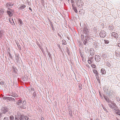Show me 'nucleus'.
<instances>
[{
	"instance_id": "f257e3e1",
	"label": "nucleus",
	"mask_w": 120,
	"mask_h": 120,
	"mask_svg": "<svg viewBox=\"0 0 120 120\" xmlns=\"http://www.w3.org/2000/svg\"><path fill=\"white\" fill-rule=\"evenodd\" d=\"M106 35L105 32L104 30H102L100 33V36L102 38H104Z\"/></svg>"
},
{
	"instance_id": "c85d7f7f",
	"label": "nucleus",
	"mask_w": 120,
	"mask_h": 120,
	"mask_svg": "<svg viewBox=\"0 0 120 120\" xmlns=\"http://www.w3.org/2000/svg\"><path fill=\"white\" fill-rule=\"evenodd\" d=\"M11 18H9V21H10V23H11L12 22H11Z\"/></svg>"
},
{
	"instance_id": "f3484780",
	"label": "nucleus",
	"mask_w": 120,
	"mask_h": 120,
	"mask_svg": "<svg viewBox=\"0 0 120 120\" xmlns=\"http://www.w3.org/2000/svg\"><path fill=\"white\" fill-rule=\"evenodd\" d=\"M18 21L19 22L20 24L22 25V20L21 19H19L18 20Z\"/></svg>"
},
{
	"instance_id": "b1692460",
	"label": "nucleus",
	"mask_w": 120,
	"mask_h": 120,
	"mask_svg": "<svg viewBox=\"0 0 120 120\" xmlns=\"http://www.w3.org/2000/svg\"><path fill=\"white\" fill-rule=\"evenodd\" d=\"M8 98H9L8 97H5L4 98V100L8 99Z\"/></svg>"
},
{
	"instance_id": "6e6552de",
	"label": "nucleus",
	"mask_w": 120,
	"mask_h": 120,
	"mask_svg": "<svg viewBox=\"0 0 120 120\" xmlns=\"http://www.w3.org/2000/svg\"><path fill=\"white\" fill-rule=\"evenodd\" d=\"M115 54L117 57L120 56V52L119 51H116L115 52Z\"/></svg>"
},
{
	"instance_id": "5701e85b",
	"label": "nucleus",
	"mask_w": 120,
	"mask_h": 120,
	"mask_svg": "<svg viewBox=\"0 0 120 120\" xmlns=\"http://www.w3.org/2000/svg\"><path fill=\"white\" fill-rule=\"evenodd\" d=\"M25 119L26 120H28L29 119V117L27 116H25Z\"/></svg>"
},
{
	"instance_id": "423d86ee",
	"label": "nucleus",
	"mask_w": 120,
	"mask_h": 120,
	"mask_svg": "<svg viewBox=\"0 0 120 120\" xmlns=\"http://www.w3.org/2000/svg\"><path fill=\"white\" fill-rule=\"evenodd\" d=\"M112 35L113 37L115 38H117L118 37V34L115 32H113L112 33Z\"/></svg>"
},
{
	"instance_id": "79ce46f5",
	"label": "nucleus",
	"mask_w": 120,
	"mask_h": 120,
	"mask_svg": "<svg viewBox=\"0 0 120 120\" xmlns=\"http://www.w3.org/2000/svg\"><path fill=\"white\" fill-rule=\"evenodd\" d=\"M97 120H99L98 118H97Z\"/></svg>"
},
{
	"instance_id": "393cba45",
	"label": "nucleus",
	"mask_w": 120,
	"mask_h": 120,
	"mask_svg": "<svg viewBox=\"0 0 120 120\" xmlns=\"http://www.w3.org/2000/svg\"><path fill=\"white\" fill-rule=\"evenodd\" d=\"M88 63L90 64H91L92 63V62L90 60H88Z\"/></svg>"
},
{
	"instance_id": "f8f14e48",
	"label": "nucleus",
	"mask_w": 120,
	"mask_h": 120,
	"mask_svg": "<svg viewBox=\"0 0 120 120\" xmlns=\"http://www.w3.org/2000/svg\"><path fill=\"white\" fill-rule=\"evenodd\" d=\"M13 5L12 4H11L10 3H8L6 4V6L7 7H10L12 6Z\"/></svg>"
},
{
	"instance_id": "f03ea898",
	"label": "nucleus",
	"mask_w": 120,
	"mask_h": 120,
	"mask_svg": "<svg viewBox=\"0 0 120 120\" xmlns=\"http://www.w3.org/2000/svg\"><path fill=\"white\" fill-rule=\"evenodd\" d=\"M86 40L89 42L93 41V39L89 35H87L86 36Z\"/></svg>"
},
{
	"instance_id": "c756f323",
	"label": "nucleus",
	"mask_w": 120,
	"mask_h": 120,
	"mask_svg": "<svg viewBox=\"0 0 120 120\" xmlns=\"http://www.w3.org/2000/svg\"><path fill=\"white\" fill-rule=\"evenodd\" d=\"M118 46L120 48V43H119L118 44Z\"/></svg>"
},
{
	"instance_id": "4c0bfd02",
	"label": "nucleus",
	"mask_w": 120,
	"mask_h": 120,
	"mask_svg": "<svg viewBox=\"0 0 120 120\" xmlns=\"http://www.w3.org/2000/svg\"><path fill=\"white\" fill-rule=\"evenodd\" d=\"M15 120H18L17 119V118H16V117L15 118Z\"/></svg>"
},
{
	"instance_id": "2eb2a0df",
	"label": "nucleus",
	"mask_w": 120,
	"mask_h": 120,
	"mask_svg": "<svg viewBox=\"0 0 120 120\" xmlns=\"http://www.w3.org/2000/svg\"><path fill=\"white\" fill-rule=\"evenodd\" d=\"M4 12V10L3 9H1L0 10V14H3Z\"/></svg>"
},
{
	"instance_id": "6ab92c4d",
	"label": "nucleus",
	"mask_w": 120,
	"mask_h": 120,
	"mask_svg": "<svg viewBox=\"0 0 120 120\" xmlns=\"http://www.w3.org/2000/svg\"><path fill=\"white\" fill-rule=\"evenodd\" d=\"M14 119V117L12 116H11L10 117V120H13Z\"/></svg>"
},
{
	"instance_id": "7ed1b4c3",
	"label": "nucleus",
	"mask_w": 120,
	"mask_h": 120,
	"mask_svg": "<svg viewBox=\"0 0 120 120\" xmlns=\"http://www.w3.org/2000/svg\"><path fill=\"white\" fill-rule=\"evenodd\" d=\"M109 105L111 108L114 109L116 107V104L113 102H112L111 104H109Z\"/></svg>"
},
{
	"instance_id": "a19ab883",
	"label": "nucleus",
	"mask_w": 120,
	"mask_h": 120,
	"mask_svg": "<svg viewBox=\"0 0 120 120\" xmlns=\"http://www.w3.org/2000/svg\"><path fill=\"white\" fill-rule=\"evenodd\" d=\"M41 1H44V0H41Z\"/></svg>"
},
{
	"instance_id": "4be33fe9",
	"label": "nucleus",
	"mask_w": 120,
	"mask_h": 120,
	"mask_svg": "<svg viewBox=\"0 0 120 120\" xmlns=\"http://www.w3.org/2000/svg\"><path fill=\"white\" fill-rule=\"evenodd\" d=\"M91 66L93 68H95L96 67V66L94 65V64H92L91 65Z\"/></svg>"
},
{
	"instance_id": "72a5a7b5",
	"label": "nucleus",
	"mask_w": 120,
	"mask_h": 120,
	"mask_svg": "<svg viewBox=\"0 0 120 120\" xmlns=\"http://www.w3.org/2000/svg\"><path fill=\"white\" fill-rule=\"evenodd\" d=\"M66 42H65V43L64 42V43H63V44H64V45L66 44Z\"/></svg>"
},
{
	"instance_id": "a211bd4d",
	"label": "nucleus",
	"mask_w": 120,
	"mask_h": 120,
	"mask_svg": "<svg viewBox=\"0 0 120 120\" xmlns=\"http://www.w3.org/2000/svg\"><path fill=\"white\" fill-rule=\"evenodd\" d=\"M104 98L105 99L106 101L108 102L109 103L110 102L109 99L108 98H106L105 97H104Z\"/></svg>"
},
{
	"instance_id": "f704fd0d",
	"label": "nucleus",
	"mask_w": 120,
	"mask_h": 120,
	"mask_svg": "<svg viewBox=\"0 0 120 120\" xmlns=\"http://www.w3.org/2000/svg\"><path fill=\"white\" fill-rule=\"evenodd\" d=\"M43 119H44V118H43V117H42L41 118V120H43Z\"/></svg>"
},
{
	"instance_id": "e433bc0d",
	"label": "nucleus",
	"mask_w": 120,
	"mask_h": 120,
	"mask_svg": "<svg viewBox=\"0 0 120 120\" xmlns=\"http://www.w3.org/2000/svg\"><path fill=\"white\" fill-rule=\"evenodd\" d=\"M1 114L0 113V118L1 116Z\"/></svg>"
},
{
	"instance_id": "cd10ccee",
	"label": "nucleus",
	"mask_w": 120,
	"mask_h": 120,
	"mask_svg": "<svg viewBox=\"0 0 120 120\" xmlns=\"http://www.w3.org/2000/svg\"><path fill=\"white\" fill-rule=\"evenodd\" d=\"M22 100H20L19 101V103H22Z\"/></svg>"
},
{
	"instance_id": "a878e982",
	"label": "nucleus",
	"mask_w": 120,
	"mask_h": 120,
	"mask_svg": "<svg viewBox=\"0 0 120 120\" xmlns=\"http://www.w3.org/2000/svg\"><path fill=\"white\" fill-rule=\"evenodd\" d=\"M4 120H8V118L7 117H5L4 119Z\"/></svg>"
},
{
	"instance_id": "4468645a",
	"label": "nucleus",
	"mask_w": 120,
	"mask_h": 120,
	"mask_svg": "<svg viewBox=\"0 0 120 120\" xmlns=\"http://www.w3.org/2000/svg\"><path fill=\"white\" fill-rule=\"evenodd\" d=\"M26 6L22 4L20 6V8L21 9H23L26 7Z\"/></svg>"
},
{
	"instance_id": "ea45409f",
	"label": "nucleus",
	"mask_w": 120,
	"mask_h": 120,
	"mask_svg": "<svg viewBox=\"0 0 120 120\" xmlns=\"http://www.w3.org/2000/svg\"><path fill=\"white\" fill-rule=\"evenodd\" d=\"M3 82H1V84H3Z\"/></svg>"
},
{
	"instance_id": "c9c22d12",
	"label": "nucleus",
	"mask_w": 120,
	"mask_h": 120,
	"mask_svg": "<svg viewBox=\"0 0 120 120\" xmlns=\"http://www.w3.org/2000/svg\"><path fill=\"white\" fill-rule=\"evenodd\" d=\"M29 9L30 10H31V8H30L29 7Z\"/></svg>"
},
{
	"instance_id": "bb28decb",
	"label": "nucleus",
	"mask_w": 120,
	"mask_h": 120,
	"mask_svg": "<svg viewBox=\"0 0 120 120\" xmlns=\"http://www.w3.org/2000/svg\"><path fill=\"white\" fill-rule=\"evenodd\" d=\"M33 94H34V96L35 97L36 96V93L35 92H34Z\"/></svg>"
},
{
	"instance_id": "9b49d317",
	"label": "nucleus",
	"mask_w": 120,
	"mask_h": 120,
	"mask_svg": "<svg viewBox=\"0 0 120 120\" xmlns=\"http://www.w3.org/2000/svg\"><path fill=\"white\" fill-rule=\"evenodd\" d=\"M93 72L95 74H96V76H98L99 74L98 72L95 69H94L93 70Z\"/></svg>"
},
{
	"instance_id": "412c9836",
	"label": "nucleus",
	"mask_w": 120,
	"mask_h": 120,
	"mask_svg": "<svg viewBox=\"0 0 120 120\" xmlns=\"http://www.w3.org/2000/svg\"><path fill=\"white\" fill-rule=\"evenodd\" d=\"M73 8L75 12L76 13H77V10L76 8L75 7L74 8Z\"/></svg>"
},
{
	"instance_id": "ddd939ff",
	"label": "nucleus",
	"mask_w": 120,
	"mask_h": 120,
	"mask_svg": "<svg viewBox=\"0 0 120 120\" xmlns=\"http://www.w3.org/2000/svg\"><path fill=\"white\" fill-rule=\"evenodd\" d=\"M116 113L118 115H120V110H118L116 111Z\"/></svg>"
},
{
	"instance_id": "dca6fc26",
	"label": "nucleus",
	"mask_w": 120,
	"mask_h": 120,
	"mask_svg": "<svg viewBox=\"0 0 120 120\" xmlns=\"http://www.w3.org/2000/svg\"><path fill=\"white\" fill-rule=\"evenodd\" d=\"M94 54V52L93 50H90V55H92Z\"/></svg>"
},
{
	"instance_id": "7c9ffc66",
	"label": "nucleus",
	"mask_w": 120,
	"mask_h": 120,
	"mask_svg": "<svg viewBox=\"0 0 120 120\" xmlns=\"http://www.w3.org/2000/svg\"><path fill=\"white\" fill-rule=\"evenodd\" d=\"M12 21H13V22L14 23V25H15V23L14 22V21H13V19H11V22H12Z\"/></svg>"
},
{
	"instance_id": "58836bf2",
	"label": "nucleus",
	"mask_w": 120,
	"mask_h": 120,
	"mask_svg": "<svg viewBox=\"0 0 120 120\" xmlns=\"http://www.w3.org/2000/svg\"><path fill=\"white\" fill-rule=\"evenodd\" d=\"M103 56H106V55L105 54H104V55H103Z\"/></svg>"
},
{
	"instance_id": "473e14b6",
	"label": "nucleus",
	"mask_w": 120,
	"mask_h": 120,
	"mask_svg": "<svg viewBox=\"0 0 120 120\" xmlns=\"http://www.w3.org/2000/svg\"><path fill=\"white\" fill-rule=\"evenodd\" d=\"M79 87L80 88V90L82 89V88L81 87V86H79Z\"/></svg>"
},
{
	"instance_id": "20e7f679",
	"label": "nucleus",
	"mask_w": 120,
	"mask_h": 120,
	"mask_svg": "<svg viewBox=\"0 0 120 120\" xmlns=\"http://www.w3.org/2000/svg\"><path fill=\"white\" fill-rule=\"evenodd\" d=\"M95 59L96 61L97 62H99L101 60V58L100 56L98 55H96L95 56Z\"/></svg>"
},
{
	"instance_id": "0eeeda50",
	"label": "nucleus",
	"mask_w": 120,
	"mask_h": 120,
	"mask_svg": "<svg viewBox=\"0 0 120 120\" xmlns=\"http://www.w3.org/2000/svg\"><path fill=\"white\" fill-rule=\"evenodd\" d=\"M18 116L20 120H24V116L23 115L19 114Z\"/></svg>"
},
{
	"instance_id": "aec40b11",
	"label": "nucleus",
	"mask_w": 120,
	"mask_h": 120,
	"mask_svg": "<svg viewBox=\"0 0 120 120\" xmlns=\"http://www.w3.org/2000/svg\"><path fill=\"white\" fill-rule=\"evenodd\" d=\"M104 41L105 44H107L109 42V41L107 40H104Z\"/></svg>"
},
{
	"instance_id": "2f4dec72",
	"label": "nucleus",
	"mask_w": 120,
	"mask_h": 120,
	"mask_svg": "<svg viewBox=\"0 0 120 120\" xmlns=\"http://www.w3.org/2000/svg\"><path fill=\"white\" fill-rule=\"evenodd\" d=\"M31 90H33V91H34V88H31Z\"/></svg>"
},
{
	"instance_id": "39448f33",
	"label": "nucleus",
	"mask_w": 120,
	"mask_h": 120,
	"mask_svg": "<svg viewBox=\"0 0 120 120\" xmlns=\"http://www.w3.org/2000/svg\"><path fill=\"white\" fill-rule=\"evenodd\" d=\"M12 11L10 9V8H8V10L7 11V13L9 16L11 17L13 15L12 13Z\"/></svg>"
},
{
	"instance_id": "1a4fd4ad",
	"label": "nucleus",
	"mask_w": 120,
	"mask_h": 120,
	"mask_svg": "<svg viewBox=\"0 0 120 120\" xmlns=\"http://www.w3.org/2000/svg\"><path fill=\"white\" fill-rule=\"evenodd\" d=\"M101 72L102 74H105L106 73V71L105 69L104 68H102L101 69Z\"/></svg>"
},
{
	"instance_id": "9d476101",
	"label": "nucleus",
	"mask_w": 120,
	"mask_h": 120,
	"mask_svg": "<svg viewBox=\"0 0 120 120\" xmlns=\"http://www.w3.org/2000/svg\"><path fill=\"white\" fill-rule=\"evenodd\" d=\"M83 31L85 34H87L89 33V30L88 29L85 28L83 30Z\"/></svg>"
}]
</instances>
